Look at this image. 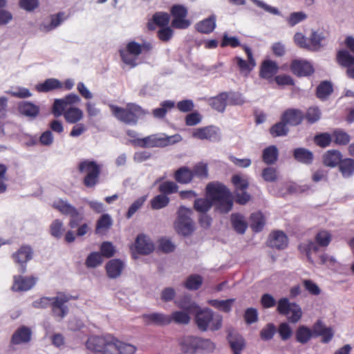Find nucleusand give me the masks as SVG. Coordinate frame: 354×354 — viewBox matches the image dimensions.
Wrapping results in <instances>:
<instances>
[{
    "mask_svg": "<svg viewBox=\"0 0 354 354\" xmlns=\"http://www.w3.org/2000/svg\"><path fill=\"white\" fill-rule=\"evenodd\" d=\"M322 112L317 106H310L307 109L304 113V119L310 124H314L319 120Z\"/></svg>",
    "mask_w": 354,
    "mask_h": 354,
    "instance_id": "49",
    "label": "nucleus"
},
{
    "mask_svg": "<svg viewBox=\"0 0 354 354\" xmlns=\"http://www.w3.org/2000/svg\"><path fill=\"white\" fill-rule=\"evenodd\" d=\"M227 339L234 354H241L245 345L243 337L239 334L230 333Z\"/></svg>",
    "mask_w": 354,
    "mask_h": 354,
    "instance_id": "33",
    "label": "nucleus"
},
{
    "mask_svg": "<svg viewBox=\"0 0 354 354\" xmlns=\"http://www.w3.org/2000/svg\"><path fill=\"white\" fill-rule=\"evenodd\" d=\"M39 106L30 102H23L19 104V111L29 118H35L39 113Z\"/></svg>",
    "mask_w": 354,
    "mask_h": 354,
    "instance_id": "34",
    "label": "nucleus"
},
{
    "mask_svg": "<svg viewBox=\"0 0 354 354\" xmlns=\"http://www.w3.org/2000/svg\"><path fill=\"white\" fill-rule=\"evenodd\" d=\"M192 137L198 140L215 141L219 139L218 129L213 126H207L195 129Z\"/></svg>",
    "mask_w": 354,
    "mask_h": 354,
    "instance_id": "20",
    "label": "nucleus"
},
{
    "mask_svg": "<svg viewBox=\"0 0 354 354\" xmlns=\"http://www.w3.org/2000/svg\"><path fill=\"white\" fill-rule=\"evenodd\" d=\"M268 244L270 247L282 250L288 245V237L282 231H276L269 236Z\"/></svg>",
    "mask_w": 354,
    "mask_h": 354,
    "instance_id": "25",
    "label": "nucleus"
},
{
    "mask_svg": "<svg viewBox=\"0 0 354 354\" xmlns=\"http://www.w3.org/2000/svg\"><path fill=\"white\" fill-rule=\"evenodd\" d=\"M332 240L331 233L326 230H319L315 236V241H308L304 242L299 245V250L301 253L306 255L308 260L313 263L311 257L313 252H317L319 248H326Z\"/></svg>",
    "mask_w": 354,
    "mask_h": 354,
    "instance_id": "6",
    "label": "nucleus"
},
{
    "mask_svg": "<svg viewBox=\"0 0 354 354\" xmlns=\"http://www.w3.org/2000/svg\"><path fill=\"white\" fill-rule=\"evenodd\" d=\"M250 227L254 232H260L265 224V219L261 212H255L250 216Z\"/></svg>",
    "mask_w": 354,
    "mask_h": 354,
    "instance_id": "50",
    "label": "nucleus"
},
{
    "mask_svg": "<svg viewBox=\"0 0 354 354\" xmlns=\"http://www.w3.org/2000/svg\"><path fill=\"white\" fill-rule=\"evenodd\" d=\"M261 304L265 308H270L277 304V312L286 316L288 320L292 324L298 322L302 316L301 308L297 304L290 302L287 297L281 298L277 303L270 294L266 293L261 297Z\"/></svg>",
    "mask_w": 354,
    "mask_h": 354,
    "instance_id": "3",
    "label": "nucleus"
},
{
    "mask_svg": "<svg viewBox=\"0 0 354 354\" xmlns=\"http://www.w3.org/2000/svg\"><path fill=\"white\" fill-rule=\"evenodd\" d=\"M111 109L118 120L128 124H136L143 113L142 108L135 104H128L125 108L112 105Z\"/></svg>",
    "mask_w": 354,
    "mask_h": 354,
    "instance_id": "8",
    "label": "nucleus"
},
{
    "mask_svg": "<svg viewBox=\"0 0 354 354\" xmlns=\"http://www.w3.org/2000/svg\"><path fill=\"white\" fill-rule=\"evenodd\" d=\"M281 119L288 125L295 127L301 124L304 120V113L300 109L290 108L283 112Z\"/></svg>",
    "mask_w": 354,
    "mask_h": 354,
    "instance_id": "18",
    "label": "nucleus"
},
{
    "mask_svg": "<svg viewBox=\"0 0 354 354\" xmlns=\"http://www.w3.org/2000/svg\"><path fill=\"white\" fill-rule=\"evenodd\" d=\"M144 322L147 325H156L160 326H167L171 324L169 315L161 313H153L142 315Z\"/></svg>",
    "mask_w": 354,
    "mask_h": 354,
    "instance_id": "22",
    "label": "nucleus"
},
{
    "mask_svg": "<svg viewBox=\"0 0 354 354\" xmlns=\"http://www.w3.org/2000/svg\"><path fill=\"white\" fill-rule=\"evenodd\" d=\"M192 210L184 206L180 207L178 211V217L175 222L176 232L184 236H189L194 231V223L191 216Z\"/></svg>",
    "mask_w": 354,
    "mask_h": 354,
    "instance_id": "11",
    "label": "nucleus"
},
{
    "mask_svg": "<svg viewBox=\"0 0 354 354\" xmlns=\"http://www.w3.org/2000/svg\"><path fill=\"white\" fill-rule=\"evenodd\" d=\"M123 268V262L118 259L110 260L106 265L107 275L111 279H115L120 276Z\"/></svg>",
    "mask_w": 354,
    "mask_h": 354,
    "instance_id": "28",
    "label": "nucleus"
},
{
    "mask_svg": "<svg viewBox=\"0 0 354 354\" xmlns=\"http://www.w3.org/2000/svg\"><path fill=\"white\" fill-rule=\"evenodd\" d=\"M182 137L179 134L171 136L153 134L143 138H135L132 142L134 146L142 148L165 147L180 142Z\"/></svg>",
    "mask_w": 354,
    "mask_h": 354,
    "instance_id": "5",
    "label": "nucleus"
},
{
    "mask_svg": "<svg viewBox=\"0 0 354 354\" xmlns=\"http://www.w3.org/2000/svg\"><path fill=\"white\" fill-rule=\"evenodd\" d=\"M100 166L94 161L84 160L78 166L79 172L84 175L83 184L87 188H93L99 183Z\"/></svg>",
    "mask_w": 354,
    "mask_h": 354,
    "instance_id": "9",
    "label": "nucleus"
},
{
    "mask_svg": "<svg viewBox=\"0 0 354 354\" xmlns=\"http://www.w3.org/2000/svg\"><path fill=\"white\" fill-rule=\"evenodd\" d=\"M151 48L149 44H140L134 41L129 42L126 48L120 50L122 61L133 68L137 65L136 57L139 56L143 50H149Z\"/></svg>",
    "mask_w": 354,
    "mask_h": 354,
    "instance_id": "10",
    "label": "nucleus"
},
{
    "mask_svg": "<svg viewBox=\"0 0 354 354\" xmlns=\"http://www.w3.org/2000/svg\"><path fill=\"white\" fill-rule=\"evenodd\" d=\"M113 225V219L108 214H103L97 221L95 232L101 234L106 232Z\"/></svg>",
    "mask_w": 354,
    "mask_h": 354,
    "instance_id": "35",
    "label": "nucleus"
},
{
    "mask_svg": "<svg viewBox=\"0 0 354 354\" xmlns=\"http://www.w3.org/2000/svg\"><path fill=\"white\" fill-rule=\"evenodd\" d=\"M36 281L37 279L33 277L15 275L11 289L15 292L28 291L35 285Z\"/></svg>",
    "mask_w": 354,
    "mask_h": 354,
    "instance_id": "19",
    "label": "nucleus"
},
{
    "mask_svg": "<svg viewBox=\"0 0 354 354\" xmlns=\"http://www.w3.org/2000/svg\"><path fill=\"white\" fill-rule=\"evenodd\" d=\"M332 142L331 135L328 133H322L314 137V142L319 147H326Z\"/></svg>",
    "mask_w": 354,
    "mask_h": 354,
    "instance_id": "57",
    "label": "nucleus"
},
{
    "mask_svg": "<svg viewBox=\"0 0 354 354\" xmlns=\"http://www.w3.org/2000/svg\"><path fill=\"white\" fill-rule=\"evenodd\" d=\"M50 23L49 24H41L40 29L45 31L49 32L57 26H59L65 19V14L63 12H59L55 15H50Z\"/></svg>",
    "mask_w": 354,
    "mask_h": 354,
    "instance_id": "36",
    "label": "nucleus"
},
{
    "mask_svg": "<svg viewBox=\"0 0 354 354\" xmlns=\"http://www.w3.org/2000/svg\"><path fill=\"white\" fill-rule=\"evenodd\" d=\"M189 314H191V313H187L184 310L174 311L169 315L171 323L174 322L179 325H187L190 322L191 318Z\"/></svg>",
    "mask_w": 354,
    "mask_h": 354,
    "instance_id": "41",
    "label": "nucleus"
},
{
    "mask_svg": "<svg viewBox=\"0 0 354 354\" xmlns=\"http://www.w3.org/2000/svg\"><path fill=\"white\" fill-rule=\"evenodd\" d=\"M228 99V94L226 92H222L216 97H211L209 100V104L211 107L218 112H224Z\"/></svg>",
    "mask_w": 354,
    "mask_h": 354,
    "instance_id": "32",
    "label": "nucleus"
},
{
    "mask_svg": "<svg viewBox=\"0 0 354 354\" xmlns=\"http://www.w3.org/2000/svg\"><path fill=\"white\" fill-rule=\"evenodd\" d=\"M195 313V322L200 330L203 332L207 330L214 331L221 328L222 317L214 315L212 310L209 308L197 309Z\"/></svg>",
    "mask_w": 354,
    "mask_h": 354,
    "instance_id": "7",
    "label": "nucleus"
},
{
    "mask_svg": "<svg viewBox=\"0 0 354 354\" xmlns=\"http://www.w3.org/2000/svg\"><path fill=\"white\" fill-rule=\"evenodd\" d=\"M146 200V196H142L135 201L129 207L127 213V218H130L144 204Z\"/></svg>",
    "mask_w": 354,
    "mask_h": 354,
    "instance_id": "63",
    "label": "nucleus"
},
{
    "mask_svg": "<svg viewBox=\"0 0 354 354\" xmlns=\"http://www.w3.org/2000/svg\"><path fill=\"white\" fill-rule=\"evenodd\" d=\"M337 61L339 65L347 68V76L354 79V57L347 50H341L337 54Z\"/></svg>",
    "mask_w": 354,
    "mask_h": 354,
    "instance_id": "21",
    "label": "nucleus"
},
{
    "mask_svg": "<svg viewBox=\"0 0 354 354\" xmlns=\"http://www.w3.org/2000/svg\"><path fill=\"white\" fill-rule=\"evenodd\" d=\"M279 66L277 64L272 60H264L260 67L259 75L266 80H270L277 73Z\"/></svg>",
    "mask_w": 354,
    "mask_h": 354,
    "instance_id": "26",
    "label": "nucleus"
},
{
    "mask_svg": "<svg viewBox=\"0 0 354 354\" xmlns=\"http://www.w3.org/2000/svg\"><path fill=\"white\" fill-rule=\"evenodd\" d=\"M199 337L194 336H185L180 340L181 350L189 353H197Z\"/></svg>",
    "mask_w": 354,
    "mask_h": 354,
    "instance_id": "29",
    "label": "nucleus"
},
{
    "mask_svg": "<svg viewBox=\"0 0 354 354\" xmlns=\"http://www.w3.org/2000/svg\"><path fill=\"white\" fill-rule=\"evenodd\" d=\"M175 107V102L171 100H165L161 102L160 107L153 110V115L156 118H163L168 111Z\"/></svg>",
    "mask_w": 354,
    "mask_h": 354,
    "instance_id": "43",
    "label": "nucleus"
},
{
    "mask_svg": "<svg viewBox=\"0 0 354 354\" xmlns=\"http://www.w3.org/2000/svg\"><path fill=\"white\" fill-rule=\"evenodd\" d=\"M32 250L28 246L21 247L15 253L12 254V258L15 263L19 264V272L22 274L26 272V263L32 258Z\"/></svg>",
    "mask_w": 354,
    "mask_h": 354,
    "instance_id": "17",
    "label": "nucleus"
},
{
    "mask_svg": "<svg viewBox=\"0 0 354 354\" xmlns=\"http://www.w3.org/2000/svg\"><path fill=\"white\" fill-rule=\"evenodd\" d=\"M234 301V299H228L226 300L212 299L209 301V304L220 310L229 313L232 310V306Z\"/></svg>",
    "mask_w": 354,
    "mask_h": 354,
    "instance_id": "46",
    "label": "nucleus"
},
{
    "mask_svg": "<svg viewBox=\"0 0 354 354\" xmlns=\"http://www.w3.org/2000/svg\"><path fill=\"white\" fill-rule=\"evenodd\" d=\"M289 132L288 124L281 119L279 122L273 124L269 129V133L272 138L286 136Z\"/></svg>",
    "mask_w": 354,
    "mask_h": 354,
    "instance_id": "38",
    "label": "nucleus"
},
{
    "mask_svg": "<svg viewBox=\"0 0 354 354\" xmlns=\"http://www.w3.org/2000/svg\"><path fill=\"white\" fill-rule=\"evenodd\" d=\"M100 252L102 257L111 258L115 254V248L113 243L109 241H104L101 244Z\"/></svg>",
    "mask_w": 354,
    "mask_h": 354,
    "instance_id": "59",
    "label": "nucleus"
},
{
    "mask_svg": "<svg viewBox=\"0 0 354 354\" xmlns=\"http://www.w3.org/2000/svg\"><path fill=\"white\" fill-rule=\"evenodd\" d=\"M207 198L195 200L194 208L196 211L207 213L214 205L216 211L227 214L233 207V197L230 191L223 184L210 183L206 187Z\"/></svg>",
    "mask_w": 354,
    "mask_h": 354,
    "instance_id": "1",
    "label": "nucleus"
},
{
    "mask_svg": "<svg viewBox=\"0 0 354 354\" xmlns=\"http://www.w3.org/2000/svg\"><path fill=\"white\" fill-rule=\"evenodd\" d=\"M169 26L160 28L157 32L158 38L163 42L169 41L174 35V30Z\"/></svg>",
    "mask_w": 354,
    "mask_h": 354,
    "instance_id": "58",
    "label": "nucleus"
},
{
    "mask_svg": "<svg viewBox=\"0 0 354 354\" xmlns=\"http://www.w3.org/2000/svg\"><path fill=\"white\" fill-rule=\"evenodd\" d=\"M215 349V344L209 339L199 337L197 353H212Z\"/></svg>",
    "mask_w": 354,
    "mask_h": 354,
    "instance_id": "55",
    "label": "nucleus"
},
{
    "mask_svg": "<svg viewBox=\"0 0 354 354\" xmlns=\"http://www.w3.org/2000/svg\"><path fill=\"white\" fill-rule=\"evenodd\" d=\"M170 15L165 12H156L152 18L147 22V28L149 30H156V27L163 28L169 25Z\"/></svg>",
    "mask_w": 354,
    "mask_h": 354,
    "instance_id": "23",
    "label": "nucleus"
},
{
    "mask_svg": "<svg viewBox=\"0 0 354 354\" xmlns=\"http://www.w3.org/2000/svg\"><path fill=\"white\" fill-rule=\"evenodd\" d=\"M53 207L62 214L71 217L68 225L71 228L77 227L83 219L82 214L66 201L59 199L53 203Z\"/></svg>",
    "mask_w": 354,
    "mask_h": 354,
    "instance_id": "12",
    "label": "nucleus"
},
{
    "mask_svg": "<svg viewBox=\"0 0 354 354\" xmlns=\"http://www.w3.org/2000/svg\"><path fill=\"white\" fill-rule=\"evenodd\" d=\"M62 88V83L55 78L46 79L44 82L35 86L37 91L39 93H48L53 90Z\"/></svg>",
    "mask_w": 354,
    "mask_h": 354,
    "instance_id": "31",
    "label": "nucleus"
},
{
    "mask_svg": "<svg viewBox=\"0 0 354 354\" xmlns=\"http://www.w3.org/2000/svg\"><path fill=\"white\" fill-rule=\"evenodd\" d=\"M19 6L28 12H32L39 6L38 0H19Z\"/></svg>",
    "mask_w": 354,
    "mask_h": 354,
    "instance_id": "64",
    "label": "nucleus"
},
{
    "mask_svg": "<svg viewBox=\"0 0 354 354\" xmlns=\"http://www.w3.org/2000/svg\"><path fill=\"white\" fill-rule=\"evenodd\" d=\"M73 298V297L71 295L59 292L56 297H44L34 301L32 306L35 308H46L51 306L53 316L62 319L68 313V308L65 304Z\"/></svg>",
    "mask_w": 354,
    "mask_h": 354,
    "instance_id": "4",
    "label": "nucleus"
},
{
    "mask_svg": "<svg viewBox=\"0 0 354 354\" xmlns=\"http://www.w3.org/2000/svg\"><path fill=\"white\" fill-rule=\"evenodd\" d=\"M170 14L173 17L171 23L172 28L176 29H186L189 27L191 23L187 18L188 10L183 5L176 4L171 6Z\"/></svg>",
    "mask_w": 354,
    "mask_h": 354,
    "instance_id": "13",
    "label": "nucleus"
},
{
    "mask_svg": "<svg viewBox=\"0 0 354 354\" xmlns=\"http://www.w3.org/2000/svg\"><path fill=\"white\" fill-rule=\"evenodd\" d=\"M216 27V17L210 16L208 18L198 22L196 25V30L204 34L212 32Z\"/></svg>",
    "mask_w": 354,
    "mask_h": 354,
    "instance_id": "37",
    "label": "nucleus"
},
{
    "mask_svg": "<svg viewBox=\"0 0 354 354\" xmlns=\"http://www.w3.org/2000/svg\"><path fill=\"white\" fill-rule=\"evenodd\" d=\"M177 307L187 313H194L199 308L197 304L192 301L189 296H185L179 300L175 301Z\"/></svg>",
    "mask_w": 354,
    "mask_h": 354,
    "instance_id": "39",
    "label": "nucleus"
},
{
    "mask_svg": "<svg viewBox=\"0 0 354 354\" xmlns=\"http://www.w3.org/2000/svg\"><path fill=\"white\" fill-rule=\"evenodd\" d=\"M333 91V85L328 81L321 82L316 89V95L319 99L324 100Z\"/></svg>",
    "mask_w": 354,
    "mask_h": 354,
    "instance_id": "45",
    "label": "nucleus"
},
{
    "mask_svg": "<svg viewBox=\"0 0 354 354\" xmlns=\"http://www.w3.org/2000/svg\"><path fill=\"white\" fill-rule=\"evenodd\" d=\"M332 141L339 145H346L350 141L349 135L341 129H336L331 134Z\"/></svg>",
    "mask_w": 354,
    "mask_h": 354,
    "instance_id": "51",
    "label": "nucleus"
},
{
    "mask_svg": "<svg viewBox=\"0 0 354 354\" xmlns=\"http://www.w3.org/2000/svg\"><path fill=\"white\" fill-rule=\"evenodd\" d=\"M203 283V277L199 274H192L187 279L185 286L190 290H198Z\"/></svg>",
    "mask_w": 354,
    "mask_h": 354,
    "instance_id": "52",
    "label": "nucleus"
},
{
    "mask_svg": "<svg viewBox=\"0 0 354 354\" xmlns=\"http://www.w3.org/2000/svg\"><path fill=\"white\" fill-rule=\"evenodd\" d=\"M276 333V328L273 324H268L263 328L260 333L261 338L268 341L271 339Z\"/></svg>",
    "mask_w": 354,
    "mask_h": 354,
    "instance_id": "62",
    "label": "nucleus"
},
{
    "mask_svg": "<svg viewBox=\"0 0 354 354\" xmlns=\"http://www.w3.org/2000/svg\"><path fill=\"white\" fill-rule=\"evenodd\" d=\"M86 346L96 354H133L136 351L134 346L112 335L91 336L87 339Z\"/></svg>",
    "mask_w": 354,
    "mask_h": 354,
    "instance_id": "2",
    "label": "nucleus"
},
{
    "mask_svg": "<svg viewBox=\"0 0 354 354\" xmlns=\"http://www.w3.org/2000/svg\"><path fill=\"white\" fill-rule=\"evenodd\" d=\"M62 115L64 116L66 122L76 124L79 122L84 116L83 111L77 107H69L63 111Z\"/></svg>",
    "mask_w": 354,
    "mask_h": 354,
    "instance_id": "30",
    "label": "nucleus"
},
{
    "mask_svg": "<svg viewBox=\"0 0 354 354\" xmlns=\"http://www.w3.org/2000/svg\"><path fill=\"white\" fill-rule=\"evenodd\" d=\"M136 251L142 254H148L153 250V245L149 237L145 234H139L135 243Z\"/></svg>",
    "mask_w": 354,
    "mask_h": 354,
    "instance_id": "27",
    "label": "nucleus"
},
{
    "mask_svg": "<svg viewBox=\"0 0 354 354\" xmlns=\"http://www.w3.org/2000/svg\"><path fill=\"white\" fill-rule=\"evenodd\" d=\"M325 39L322 33L313 30L309 38L310 50L317 51L322 47V41Z\"/></svg>",
    "mask_w": 354,
    "mask_h": 354,
    "instance_id": "47",
    "label": "nucleus"
},
{
    "mask_svg": "<svg viewBox=\"0 0 354 354\" xmlns=\"http://www.w3.org/2000/svg\"><path fill=\"white\" fill-rule=\"evenodd\" d=\"M231 222L233 228L237 233L241 234L245 233L248 225L243 216L240 214H232L231 215Z\"/></svg>",
    "mask_w": 354,
    "mask_h": 354,
    "instance_id": "40",
    "label": "nucleus"
},
{
    "mask_svg": "<svg viewBox=\"0 0 354 354\" xmlns=\"http://www.w3.org/2000/svg\"><path fill=\"white\" fill-rule=\"evenodd\" d=\"M243 49L247 55L248 60L245 61L240 57H236L234 61L236 62L241 74L248 76L256 65L251 49L245 46Z\"/></svg>",
    "mask_w": 354,
    "mask_h": 354,
    "instance_id": "16",
    "label": "nucleus"
},
{
    "mask_svg": "<svg viewBox=\"0 0 354 354\" xmlns=\"http://www.w3.org/2000/svg\"><path fill=\"white\" fill-rule=\"evenodd\" d=\"M294 41L299 48L310 50L308 38H307L303 33H295L294 35Z\"/></svg>",
    "mask_w": 354,
    "mask_h": 354,
    "instance_id": "61",
    "label": "nucleus"
},
{
    "mask_svg": "<svg viewBox=\"0 0 354 354\" xmlns=\"http://www.w3.org/2000/svg\"><path fill=\"white\" fill-rule=\"evenodd\" d=\"M232 181L235 186L234 192L244 191L246 190L248 187V183L247 180L241 178L239 175L233 176Z\"/></svg>",
    "mask_w": 354,
    "mask_h": 354,
    "instance_id": "60",
    "label": "nucleus"
},
{
    "mask_svg": "<svg viewBox=\"0 0 354 354\" xmlns=\"http://www.w3.org/2000/svg\"><path fill=\"white\" fill-rule=\"evenodd\" d=\"M32 331L30 328L22 326L17 328L12 335L11 343L15 345L26 344L30 341Z\"/></svg>",
    "mask_w": 354,
    "mask_h": 354,
    "instance_id": "24",
    "label": "nucleus"
},
{
    "mask_svg": "<svg viewBox=\"0 0 354 354\" xmlns=\"http://www.w3.org/2000/svg\"><path fill=\"white\" fill-rule=\"evenodd\" d=\"M169 202V198L164 194L156 196L151 201V205L153 209H160L166 207Z\"/></svg>",
    "mask_w": 354,
    "mask_h": 354,
    "instance_id": "54",
    "label": "nucleus"
},
{
    "mask_svg": "<svg viewBox=\"0 0 354 354\" xmlns=\"http://www.w3.org/2000/svg\"><path fill=\"white\" fill-rule=\"evenodd\" d=\"M193 176L192 171L186 167L180 168L175 172L176 180L182 184L190 183Z\"/></svg>",
    "mask_w": 354,
    "mask_h": 354,
    "instance_id": "44",
    "label": "nucleus"
},
{
    "mask_svg": "<svg viewBox=\"0 0 354 354\" xmlns=\"http://www.w3.org/2000/svg\"><path fill=\"white\" fill-rule=\"evenodd\" d=\"M102 257L100 252H91L86 258L85 265L88 268H94L102 263Z\"/></svg>",
    "mask_w": 354,
    "mask_h": 354,
    "instance_id": "53",
    "label": "nucleus"
},
{
    "mask_svg": "<svg viewBox=\"0 0 354 354\" xmlns=\"http://www.w3.org/2000/svg\"><path fill=\"white\" fill-rule=\"evenodd\" d=\"M339 168L342 176L348 178L354 174V160L346 158L339 160Z\"/></svg>",
    "mask_w": 354,
    "mask_h": 354,
    "instance_id": "42",
    "label": "nucleus"
},
{
    "mask_svg": "<svg viewBox=\"0 0 354 354\" xmlns=\"http://www.w3.org/2000/svg\"><path fill=\"white\" fill-rule=\"evenodd\" d=\"M80 102V97L75 93L66 95L64 98L56 99L54 101L52 112L55 117L62 115V113L68 109V106L77 104Z\"/></svg>",
    "mask_w": 354,
    "mask_h": 354,
    "instance_id": "14",
    "label": "nucleus"
},
{
    "mask_svg": "<svg viewBox=\"0 0 354 354\" xmlns=\"http://www.w3.org/2000/svg\"><path fill=\"white\" fill-rule=\"evenodd\" d=\"M291 72L297 77H306L314 73L313 65L307 60L293 59L290 63Z\"/></svg>",
    "mask_w": 354,
    "mask_h": 354,
    "instance_id": "15",
    "label": "nucleus"
},
{
    "mask_svg": "<svg viewBox=\"0 0 354 354\" xmlns=\"http://www.w3.org/2000/svg\"><path fill=\"white\" fill-rule=\"evenodd\" d=\"M178 185L173 181H165L159 185V191L164 195L176 193L178 191Z\"/></svg>",
    "mask_w": 354,
    "mask_h": 354,
    "instance_id": "56",
    "label": "nucleus"
},
{
    "mask_svg": "<svg viewBox=\"0 0 354 354\" xmlns=\"http://www.w3.org/2000/svg\"><path fill=\"white\" fill-rule=\"evenodd\" d=\"M312 337L313 332L307 326H301L296 331V340L301 344L307 343Z\"/></svg>",
    "mask_w": 354,
    "mask_h": 354,
    "instance_id": "48",
    "label": "nucleus"
}]
</instances>
